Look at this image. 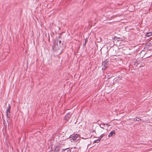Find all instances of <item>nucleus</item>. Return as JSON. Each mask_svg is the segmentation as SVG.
<instances>
[{"label":"nucleus","instance_id":"423d86ee","mask_svg":"<svg viewBox=\"0 0 152 152\" xmlns=\"http://www.w3.org/2000/svg\"><path fill=\"white\" fill-rule=\"evenodd\" d=\"M115 135V130H113L110 132L108 135L109 137H111Z\"/></svg>","mask_w":152,"mask_h":152},{"label":"nucleus","instance_id":"7ed1b4c3","mask_svg":"<svg viewBox=\"0 0 152 152\" xmlns=\"http://www.w3.org/2000/svg\"><path fill=\"white\" fill-rule=\"evenodd\" d=\"M11 110V107L10 105V104H9V107L8 108H7V110L6 111V115L7 116V118H10L11 115L10 114V111Z\"/></svg>","mask_w":152,"mask_h":152},{"label":"nucleus","instance_id":"20e7f679","mask_svg":"<svg viewBox=\"0 0 152 152\" xmlns=\"http://www.w3.org/2000/svg\"><path fill=\"white\" fill-rule=\"evenodd\" d=\"M72 136V138L75 142L78 141L79 139L80 138L78 134H74Z\"/></svg>","mask_w":152,"mask_h":152},{"label":"nucleus","instance_id":"f03ea898","mask_svg":"<svg viewBox=\"0 0 152 152\" xmlns=\"http://www.w3.org/2000/svg\"><path fill=\"white\" fill-rule=\"evenodd\" d=\"M61 48V45H58V42H55L54 43L53 45V49L54 50H57L60 49Z\"/></svg>","mask_w":152,"mask_h":152},{"label":"nucleus","instance_id":"aec40b11","mask_svg":"<svg viewBox=\"0 0 152 152\" xmlns=\"http://www.w3.org/2000/svg\"><path fill=\"white\" fill-rule=\"evenodd\" d=\"M106 124L107 125L108 124Z\"/></svg>","mask_w":152,"mask_h":152},{"label":"nucleus","instance_id":"1a4fd4ad","mask_svg":"<svg viewBox=\"0 0 152 152\" xmlns=\"http://www.w3.org/2000/svg\"><path fill=\"white\" fill-rule=\"evenodd\" d=\"M151 36H152V32H147L145 34V36L148 37Z\"/></svg>","mask_w":152,"mask_h":152},{"label":"nucleus","instance_id":"9b49d317","mask_svg":"<svg viewBox=\"0 0 152 152\" xmlns=\"http://www.w3.org/2000/svg\"><path fill=\"white\" fill-rule=\"evenodd\" d=\"M57 42H58V45H61V47L62 46V44H61V40H58Z\"/></svg>","mask_w":152,"mask_h":152},{"label":"nucleus","instance_id":"6e6552de","mask_svg":"<svg viewBox=\"0 0 152 152\" xmlns=\"http://www.w3.org/2000/svg\"><path fill=\"white\" fill-rule=\"evenodd\" d=\"M62 152H71V151L70 148H67L63 149Z\"/></svg>","mask_w":152,"mask_h":152},{"label":"nucleus","instance_id":"ddd939ff","mask_svg":"<svg viewBox=\"0 0 152 152\" xmlns=\"http://www.w3.org/2000/svg\"><path fill=\"white\" fill-rule=\"evenodd\" d=\"M135 120L137 121H141V119L139 118H137Z\"/></svg>","mask_w":152,"mask_h":152},{"label":"nucleus","instance_id":"f257e3e1","mask_svg":"<svg viewBox=\"0 0 152 152\" xmlns=\"http://www.w3.org/2000/svg\"><path fill=\"white\" fill-rule=\"evenodd\" d=\"M109 62L108 59H106L102 62V65L103 66V67L102 68V70L104 69V70L107 68L109 64Z\"/></svg>","mask_w":152,"mask_h":152},{"label":"nucleus","instance_id":"39448f33","mask_svg":"<svg viewBox=\"0 0 152 152\" xmlns=\"http://www.w3.org/2000/svg\"><path fill=\"white\" fill-rule=\"evenodd\" d=\"M71 115L70 114H67L64 117V119L66 121H68L70 118Z\"/></svg>","mask_w":152,"mask_h":152},{"label":"nucleus","instance_id":"f8f14e48","mask_svg":"<svg viewBox=\"0 0 152 152\" xmlns=\"http://www.w3.org/2000/svg\"><path fill=\"white\" fill-rule=\"evenodd\" d=\"M105 124H101L100 125V126L101 128H103V129H104L103 128V127L104 126V125H105Z\"/></svg>","mask_w":152,"mask_h":152},{"label":"nucleus","instance_id":"a211bd4d","mask_svg":"<svg viewBox=\"0 0 152 152\" xmlns=\"http://www.w3.org/2000/svg\"><path fill=\"white\" fill-rule=\"evenodd\" d=\"M135 118H134L133 119H134V121H135Z\"/></svg>","mask_w":152,"mask_h":152},{"label":"nucleus","instance_id":"0eeeda50","mask_svg":"<svg viewBox=\"0 0 152 152\" xmlns=\"http://www.w3.org/2000/svg\"><path fill=\"white\" fill-rule=\"evenodd\" d=\"M54 151L53 152H58L60 150V146L59 145L54 147Z\"/></svg>","mask_w":152,"mask_h":152},{"label":"nucleus","instance_id":"9d476101","mask_svg":"<svg viewBox=\"0 0 152 152\" xmlns=\"http://www.w3.org/2000/svg\"><path fill=\"white\" fill-rule=\"evenodd\" d=\"M101 139L100 138L94 141V143H99L100 141L101 140Z\"/></svg>","mask_w":152,"mask_h":152},{"label":"nucleus","instance_id":"dca6fc26","mask_svg":"<svg viewBox=\"0 0 152 152\" xmlns=\"http://www.w3.org/2000/svg\"><path fill=\"white\" fill-rule=\"evenodd\" d=\"M87 39H86V40H85V44H86V42H87Z\"/></svg>","mask_w":152,"mask_h":152},{"label":"nucleus","instance_id":"2eb2a0df","mask_svg":"<svg viewBox=\"0 0 152 152\" xmlns=\"http://www.w3.org/2000/svg\"><path fill=\"white\" fill-rule=\"evenodd\" d=\"M149 46H151L152 45V42H151L150 43H149Z\"/></svg>","mask_w":152,"mask_h":152},{"label":"nucleus","instance_id":"f3484780","mask_svg":"<svg viewBox=\"0 0 152 152\" xmlns=\"http://www.w3.org/2000/svg\"><path fill=\"white\" fill-rule=\"evenodd\" d=\"M132 7H134V6H131Z\"/></svg>","mask_w":152,"mask_h":152},{"label":"nucleus","instance_id":"6ab92c4d","mask_svg":"<svg viewBox=\"0 0 152 152\" xmlns=\"http://www.w3.org/2000/svg\"><path fill=\"white\" fill-rule=\"evenodd\" d=\"M116 38H117V37H115V38H114V39H115V38L116 39Z\"/></svg>","mask_w":152,"mask_h":152},{"label":"nucleus","instance_id":"4468645a","mask_svg":"<svg viewBox=\"0 0 152 152\" xmlns=\"http://www.w3.org/2000/svg\"><path fill=\"white\" fill-rule=\"evenodd\" d=\"M104 136H105L104 134H102L101 135V136H100V138L101 139H102L103 138V137Z\"/></svg>","mask_w":152,"mask_h":152}]
</instances>
